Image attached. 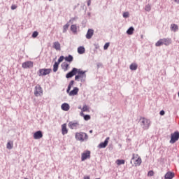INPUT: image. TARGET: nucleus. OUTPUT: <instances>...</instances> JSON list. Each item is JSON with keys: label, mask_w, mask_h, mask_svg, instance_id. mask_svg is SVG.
I'll return each instance as SVG.
<instances>
[{"label": "nucleus", "mask_w": 179, "mask_h": 179, "mask_svg": "<svg viewBox=\"0 0 179 179\" xmlns=\"http://www.w3.org/2000/svg\"><path fill=\"white\" fill-rule=\"evenodd\" d=\"M109 46H110V43H105V45H103V50H107Z\"/></svg>", "instance_id": "obj_35"}, {"label": "nucleus", "mask_w": 179, "mask_h": 179, "mask_svg": "<svg viewBox=\"0 0 179 179\" xmlns=\"http://www.w3.org/2000/svg\"><path fill=\"white\" fill-rule=\"evenodd\" d=\"M94 31L92 29H90L88 31H87V33L86 34V38L87 39H91L94 35Z\"/></svg>", "instance_id": "obj_15"}, {"label": "nucleus", "mask_w": 179, "mask_h": 179, "mask_svg": "<svg viewBox=\"0 0 179 179\" xmlns=\"http://www.w3.org/2000/svg\"><path fill=\"white\" fill-rule=\"evenodd\" d=\"M90 118H91V117H90V115H84V120H85V121H89V120H90Z\"/></svg>", "instance_id": "obj_32"}, {"label": "nucleus", "mask_w": 179, "mask_h": 179, "mask_svg": "<svg viewBox=\"0 0 179 179\" xmlns=\"http://www.w3.org/2000/svg\"><path fill=\"white\" fill-rule=\"evenodd\" d=\"M129 12H124V13H123V17L127 18V17H129Z\"/></svg>", "instance_id": "obj_33"}, {"label": "nucleus", "mask_w": 179, "mask_h": 179, "mask_svg": "<svg viewBox=\"0 0 179 179\" xmlns=\"http://www.w3.org/2000/svg\"><path fill=\"white\" fill-rule=\"evenodd\" d=\"M43 138V133L41 131H38L34 134V138L35 140H39Z\"/></svg>", "instance_id": "obj_13"}, {"label": "nucleus", "mask_w": 179, "mask_h": 179, "mask_svg": "<svg viewBox=\"0 0 179 179\" xmlns=\"http://www.w3.org/2000/svg\"><path fill=\"white\" fill-rule=\"evenodd\" d=\"M95 179H100V178H95Z\"/></svg>", "instance_id": "obj_50"}, {"label": "nucleus", "mask_w": 179, "mask_h": 179, "mask_svg": "<svg viewBox=\"0 0 179 179\" xmlns=\"http://www.w3.org/2000/svg\"><path fill=\"white\" fill-rule=\"evenodd\" d=\"M71 31L74 34H76L78 32V27L76 24H72L71 27Z\"/></svg>", "instance_id": "obj_18"}, {"label": "nucleus", "mask_w": 179, "mask_h": 179, "mask_svg": "<svg viewBox=\"0 0 179 179\" xmlns=\"http://www.w3.org/2000/svg\"><path fill=\"white\" fill-rule=\"evenodd\" d=\"M132 160L135 159V154H133V158H131Z\"/></svg>", "instance_id": "obj_44"}, {"label": "nucleus", "mask_w": 179, "mask_h": 179, "mask_svg": "<svg viewBox=\"0 0 179 179\" xmlns=\"http://www.w3.org/2000/svg\"><path fill=\"white\" fill-rule=\"evenodd\" d=\"M175 176V173L173 172H167L164 175V179H173Z\"/></svg>", "instance_id": "obj_14"}, {"label": "nucleus", "mask_w": 179, "mask_h": 179, "mask_svg": "<svg viewBox=\"0 0 179 179\" xmlns=\"http://www.w3.org/2000/svg\"><path fill=\"white\" fill-rule=\"evenodd\" d=\"M171 31H176L178 30V26L176 24H171Z\"/></svg>", "instance_id": "obj_25"}, {"label": "nucleus", "mask_w": 179, "mask_h": 179, "mask_svg": "<svg viewBox=\"0 0 179 179\" xmlns=\"http://www.w3.org/2000/svg\"><path fill=\"white\" fill-rule=\"evenodd\" d=\"M76 139L83 143L88 140V135L85 132H77L76 133Z\"/></svg>", "instance_id": "obj_4"}, {"label": "nucleus", "mask_w": 179, "mask_h": 179, "mask_svg": "<svg viewBox=\"0 0 179 179\" xmlns=\"http://www.w3.org/2000/svg\"><path fill=\"white\" fill-rule=\"evenodd\" d=\"M124 164H125V160L124 159H117L116 160V164L117 166L124 165Z\"/></svg>", "instance_id": "obj_24"}, {"label": "nucleus", "mask_w": 179, "mask_h": 179, "mask_svg": "<svg viewBox=\"0 0 179 179\" xmlns=\"http://www.w3.org/2000/svg\"><path fill=\"white\" fill-rule=\"evenodd\" d=\"M17 8V6H15V5H13L12 6H11V9L12 10H15V9H16Z\"/></svg>", "instance_id": "obj_40"}, {"label": "nucleus", "mask_w": 179, "mask_h": 179, "mask_svg": "<svg viewBox=\"0 0 179 179\" xmlns=\"http://www.w3.org/2000/svg\"><path fill=\"white\" fill-rule=\"evenodd\" d=\"M65 60L71 62L73 60V57L72 55H69L68 57H64Z\"/></svg>", "instance_id": "obj_27"}, {"label": "nucleus", "mask_w": 179, "mask_h": 179, "mask_svg": "<svg viewBox=\"0 0 179 179\" xmlns=\"http://www.w3.org/2000/svg\"><path fill=\"white\" fill-rule=\"evenodd\" d=\"M74 85V80H71L68 86L67 93H69V96H76L79 92V89L76 87L72 91L70 92L72 86Z\"/></svg>", "instance_id": "obj_5"}, {"label": "nucleus", "mask_w": 179, "mask_h": 179, "mask_svg": "<svg viewBox=\"0 0 179 179\" xmlns=\"http://www.w3.org/2000/svg\"><path fill=\"white\" fill-rule=\"evenodd\" d=\"M78 52L80 55L84 54L85 52V48L83 46H80L78 48Z\"/></svg>", "instance_id": "obj_21"}, {"label": "nucleus", "mask_w": 179, "mask_h": 179, "mask_svg": "<svg viewBox=\"0 0 179 179\" xmlns=\"http://www.w3.org/2000/svg\"><path fill=\"white\" fill-rule=\"evenodd\" d=\"M90 154H91V152L90 150H87V151L84 152L82 154V157H81L82 162H85L87 159H90Z\"/></svg>", "instance_id": "obj_11"}, {"label": "nucleus", "mask_w": 179, "mask_h": 179, "mask_svg": "<svg viewBox=\"0 0 179 179\" xmlns=\"http://www.w3.org/2000/svg\"><path fill=\"white\" fill-rule=\"evenodd\" d=\"M70 24L69 23H67L66 24H65L64 27H63V32L64 33H66L69 27Z\"/></svg>", "instance_id": "obj_29"}, {"label": "nucleus", "mask_w": 179, "mask_h": 179, "mask_svg": "<svg viewBox=\"0 0 179 179\" xmlns=\"http://www.w3.org/2000/svg\"><path fill=\"white\" fill-rule=\"evenodd\" d=\"M62 135L63 136L66 135L68 134V129L66 128V124H62Z\"/></svg>", "instance_id": "obj_17"}, {"label": "nucleus", "mask_w": 179, "mask_h": 179, "mask_svg": "<svg viewBox=\"0 0 179 179\" xmlns=\"http://www.w3.org/2000/svg\"><path fill=\"white\" fill-rule=\"evenodd\" d=\"M38 32L36 31H35L33 33V34H32V37H33V38H36V37L38 36Z\"/></svg>", "instance_id": "obj_36"}, {"label": "nucleus", "mask_w": 179, "mask_h": 179, "mask_svg": "<svg viewBox=\"0 0 179 179\" xmlns=\"http://www.w3.org/2000/svg\"><path fill=\"white\" fill-rule=\"evenodd\" d=\"M62 109L64 111H69V110L70 109V106L69 103H64L62 105Z\"/></svg>", "instance_id": "obj_16"}, {"label": "nucleus", "mask_w": 179, "mask_h": 179, "mask_svg": "<svg viewBox=\"0 0 179 179\" xmlns=\"http://www.w3.org/2000/svg\"><path fill=\"white\" fill-rule=\"evenodd\" d=\"M69 66V64H67V63H65V62L62 64V69H64V71L65 72H66V71H68Z\"/></svg>", "instance_id": "obj_23"}, {"label": "nucleus", "mask_w": 179, "mask_h": 179, "mask_svg": "<svg viewBox=\"0 0 179 179\" xmlns=\"http://www.w3.org/2000/svg\"><path fill=\"white\" fill-rule=\"evenodd\" d=\"M138 123H140V127H141V129H143L144 131H146L150 129L152 122L150 119L141 117L138 120Z\"/></svg>", "instance_id": "obj_2"}, {"label": "nucleus", "mask_w": 179, "mask_h": 179, "mask_svg": "<svg viewBox=\"0 0 179 179\" xmlns=\"http://www.w3.org/2000/svg\"><path fill=\"white\" fill-rule=\"evenodd\" d=\"M178 97H179V92H178Z\"/></svg>", "instance_id": "obj_47"}, {"label": "nucleus", "mask_w": 179, "mask_h": 179, "mask_svg": "<svg viewBox=\"0 0 179 179\" xmlns=\"http://www.w3.org/2000/svg\"><path fill=\"white\" fill-rule=\"evenodd\" d=\"M89 108L87 106V105H85L83 108V111L85 112V111H88Z\"/></svg>", "instance_id": "obj_38"}, {"label": "nucleus", "mask_w": 179, "mask_h": 179, "mask_svg": "<svg viewBox=\"0 0 179 179\" xmlns=\"http://www.w3.org/2000/svg\"><path fill=\"white\" fill-rule=\"evenodd\" d=\"M172 43V39L169 38H164L158 40L155 43V46L156 47H160L162 45H165L166 46L169 45L170 44Z\"/></svg>", "instance_id": "obj_3"}, {"label": "nucleus", "mask_w": 179, "mask_h": 179, "mask_svg": "<svg viewBox=\"0 0 179 179\" xmlns=\"http://www.w3.org/2000/svg\"><path fill=\"white\" fill-rule=\"evenodd\" d=\"M174 2H176V3L179 4V0H173Z\"/></svg>", "instance_id": "obj_43"}, {"label": "nucleus", "mask_w": 179, "mask_h": 179, "mask_svg": "<svg viewBox=\"0 0 179 179\" xmlns=\"http://www.w3.org/2000/svg\"><path fill=\"white\" fill-rule=\"evenodd\" d=\"M90 134H92V133H93V130H90Z\"/></svg>", "instance_id": "obj_46"}, {"label": "nucleus", "mask_w": 179, "mask_h": 179, "mask_svg": "<svg viewBox=\"0 0 179 179\" xmlns=\"http://www.w3.org/2000/svg\"><path fill=\"white\" fill-rule=\"evenodd\" d=\"M84 179H90V177L88 176H85L84 177Z\"/></svg>", "instance_id": "obj_42"}, {"label": "nucleus", "mask_w": 179, "mask_h": 179, "mask_svg": "<svg viewBox=\"0 0 179 179\" xmlns=\"http://www.w3.org/2000/svg\"><path fill=\"white\" fill-rule=\"evenodd\" d=\"M64 59H65V57H64V56H61V57L59 58L58 62H57V64H60V62H62L64 60Z\"/></svg>", "instance_id": "obj_34"}, {"label": "nucleus", "mask_w": 179, "mask_h": 179, "mask_svg": "<svg viewBox=\"0 0 179 179\" xmlns=\"http://www.w3.org/2000/svg\"><path fill=\"white\" fill-rule=\"evenodd\" d=\"M154 171H148V176H150V177H152V176H154Z\"/></svg>", "instance_id": "obj_37"}, {"label": "nucleus", "mask_w": 179, "mask_h": 179, "mask_svg": "<svg viewBox=\"0 0 179 179\" xmlns=\"http://www.w3.org/2000/svg\"><path fill=\"white\" fill-rule=\"evenodd\" d=\"M141 164H142V159L140 157H138L137 159H136V162H134V165L141 166Z\"/></svg>", "instance_id": "obj_22"}, {"label": "nucleus", "mask_w": 179, "mask_h": 179, "mask_svg": "<svg viewBox=\"0 0 179 179\" xmlns=\"http://www.w3.org/2000/svg\"><path fill=\"white\" fill-rule=\"evenodd\" d=\"M50 72H52L51 69H41L38 72V76H46V75H49Z\"/></svg>", "instance_id": "obj_7"}, {"label": "nucleus", "mask_w": 179, "mask_h": 179, "mask_svg": "<svg viewBox=\"0 0 179 179\" xmlns=\"http://www.w3.org/2000/svg\"><path fill=\"white\" fill-rule=\"evenodd\" d=\"M179 140V131H174L171 134V139L169 141V143L174 144Z\"/></svg>", "instance_id": "obj_6"}, {"label": "nucleus", "mask_w": 179, "mask_h": 179, "mask_svg": "<svg viewBox=\"0 0 179 179\" xmlns=\"http://www.w3.org/2000/svg\"><path fill=\"white\" fill-rule=\"evenodd\" d=\"M109 140H110V137H106V139H105V141H103V142L99 143V145H98V148H99V149L106 148L108 145Z\"/></svg>", "instance_id": "obj_9"}, {"label": "nucleus", "mask_w": 179, "mask_h": 179, "mask_svg": "<svg viewBox=\"0 0 179 179\" xmlns=\"http://www.w3.org/2000/svg\"><path fill=\"white\" fill-rule=\"evenodd\" d=\"M48 1H53V0H48Z\"/></svg>", "instance_id": "obj_48"}, {"label": "nucleus", "mask_w": 179, "mask_h": 179, "mask_svg": "<svg viewBox=\"0 0 179 179\" xmlns=\"http://www.w3.org/2000/svg\"><path fill=\"white\" fill-rule=\"evenodd\" d=\"M136 69H138V64L136 63H131V64H130V70L136 71Z\"/></svg>", "instance_id": "obj_20"}, {"label": "nucleus", "mask_w": 179, "mask_h": 179, "mask_svg": "<svg viewBox=\"0 0 179 179\" xmlns=\"http://www.w3.org/2000/svg\"><path fill=\"white\" fill-rule=\"evenodd\" d=\"M86 71H83L81 69H78L77 68H73L71 71L68 73L66 76V78L67 79H70V78H73V76H75V80H77V82H80L83 83V82H85L87 75H86Z\"/></svg>", "instance_id": "obj_1"}, {"label": "nucleus", "mask_w": 179, "mask_h": 179, "mask_svg": "<svg viewBox=\"0 0 179 179\" xmlns=\"http://www.w3.org/2000/svg\"><path fill=\"white\" fill-rule=\"evenodd\" d=\"M164 114H165V111L163 110L159 112V115H164Z\"/></svg>", "instance_id": "obj_39"}, {"label": "nucleus", "mask_w": 179, "mask_h": 179, "mask_svg": "<svg viewBox=\"0 0 179 179\" xmlns=\"http://www.w3.org/2000/svg\"><path fill=\"white\" fill-rule=\"evenodd\" d=\"M22 68H24V69H27L28 68H33L34 63L31 61H27V62H24L22 65Z\"/></svg>", "instance_id": "obj_12"}, {"label": "nucleus", "mask_w": 179, "mask_h": 179, "mask_svg": "<svg viewBox=\"0 0 179 179\" xmlns=\"http://www.w3.org/2000/svg\"><path fill=\"white\" fill-rule=\"evenodd\" d=\"M43 91L42 87H41L40 85H37L35 87V90H34V94L36 97H39V96H43Z\"/></svg>", "instance_id": "obj_8"}, {"label": "nucleus", "mask_w": 179, "mask_h": 179, "mask_svg": "<svg viewBox=\"0 0 179 179\" xmlns=\"http://www.w3.org/2000/svg\"><path fill=\"white\" fill-rule=\"evenodd\" d=\"M59 63H57V62L55 63L54 64V69H53V71L56 72L57 71H58V68H59Z\"/></svg>", "instance_id": "obj_30"}, {"label": "nucleus", "mask_w": 179, "mask_h": 179, "mask_svg": "<svg viewBox=\"0 0 179 179\" xmlns=\"http://www.w3.org/2000/svg\"><path fill=\"white\" fill-rule=\"evenodd\" d=\"M145 11L150 12L151 10V5L147 4L145 8Z\"/></svg>", "instance_id": "obj_31"}, {"label": "nucleus", "mask_w": 179, "mask_h": 179, "mask_svg": "<svg viewBox=\"0 0 179 179\" xmlns=\"http://www.w3.org/2000/svg\"><path fill=\"white\" fill-rule=\"evenodd\" d=\"M134 31V28L133 27H130V28H129V29H127V33L129 35H131V34H133Z\"/></svg>", "instance_id": "obj_28"}, {"label": "nucleus", "mask_w": 179, "mask_h": 179, "mask_svg": "<svg viewBox=\"0 0 179 179\" xmlns=\"http://www.w3.org/2000/svg\"><path fill=\"white\" fill-rule=\"evenodd\" d=\"M91 3H92L91 0H88L87 1V6H90L91 5Z\"/></svg>", "instance_id": "obj_41"}, {"label": "nucleus", "mask_w": 179, "mask_h": 179, "mask_svg": "<svg viewBox=\"0 0 179 179\" xmlns=\"http://www.w3.org/2000/svg\"><path fill=\"white\" fill-rule=\"evenodd\" d=\"M80 127V124L78 122H70L69 124V127L72 129H77Z\"/></svg>", "instance_id": "obj_10"}, {"label": "nucleus", "mask_w": 179, "mask_h": 179, "mask_svg": "<svg viewBox=\"0 0 179 179\" xmlns=\"http://www.w3.org/2000/svg\"><path fill=\"white\" fill-rule=\"evenodd\" d=\"M98 48H99V45L95 44V48L98 49Z\"/></svg>", "instance_id": "obj_45"}, {"label": "nucleus", "mask_w": 179, "mask_h": 179, "mask_svg": "<svg viewBox=\"0 0 179 179\" xmlns=\"http://www.w3.org/2000/svg\"><path fill=\"white\" fill-rule=\"evenodd\" d=\"M24 179H28L27 178H24Z\"/></svg>", "instance_id": "obj_49"}, {"label": "nucleus", "mask_w": 179, "mask_h": 179, "mask_svg": "<svg viewBox=\"0 0 179 179\" xmlns=\"http://www.w3.org/2000/svg\"><path fill=\"white\" fill-rule=\"evenodd\" d=\"M53 48H55L57 50H61V45L58 41H56L53 44Z\"/></svg>", "instance_id": "obj_19"}, {"label": "nucleus", "mask_w": 179, "mask_h": 179, "mask_svg": "<svg viewBox=\"0 0 179 179\" xmlns=\"http://www.w3.org/2000/svg\"><path fill=\"white\" fill-rule=\"evenodd\" d=\"M13 147V141H8L6 145V148L8 150H12Z\"/></svg>", "instance_id": "obj_26"}]
</instances>
